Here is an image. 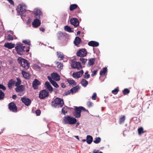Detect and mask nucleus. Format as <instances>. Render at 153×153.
<instances>
[{"instance_id": "obj_30", "label": "nucleus", "mask_w": 153, "mask_h": 153, "mask_svg": "<svg viewBox=\"0 0 153 153\" xmlns=\"http://www.w3.org/2000/svg\"><path fill=\"white\" fill-rule=\"evenodd\" d=\"M57 55L58 58L60 60L63 59L64 57V55L61 52H57Z\"/></svg>"}, {"instance_id": "obj_63", "label": "nucleus", "mask_w": 153, "mask_h": 153, "mask_svg": "<svg viewBox=\"0 0 153 153\" xmlns=\"http://www.w3.org/2000/svg\"><path fill=\"white\" fill-rule=\"evenodd\" d=\"M86 141V140L85 139H83L82 140V141L83 142H85Z\"/></svg>"}, {"instance_id": "obj_21", "label": "nucleus", "mask_w": 153, "mask_h": 153, "mask_svg": "<svg viewBox=\"0 0 153 153\" xmlns=\"http://www.w3.org/2000/svg\"><path fill=\"white\" fill-rule=\"evenodd\" d=\"M70 10L72 11L76 9H77L78 11H80L79 8L78 7V6L76 4H71L70 6Z\"/></svg>"}, {"instance_id": "obj_31", "label": "nucleus", "mask_w": 153, "mask_h": 153, "mask_svg": "<svg viewBox=\"0 0 153 153\" xmlns=\"http://www.w3.org/2000/svg\"><path fill=\"white\" fill-rule=\"evenodd\" d=\"M95 62V59L93 58L90 59L89 60V61L88 63V66H91L94 64Z\"/></svg>"}, {"instance_id": "obj_46", "label": "nucleus", "mask_w": 153, "mask_h": 153, "mask_svg": "<svg viewBox=\"0 0 153 153\" xmlns=\"http://www.w3.org/2000/svg\"><path fill=\"white\" fill-rule=\"evenodd\" d=\"M7 39L9 40H13V37L12 35L9 34L7 36Z\"/></svg>"}, {"instance_id": "obj_2", "label": "nucleus", "mask_w": 153, "mask_h": 153, "mask_svg": "<svg viewBox=\"0 0 153 153\" xmlns=\"http://www.w3.org/2000/svg\"><path fill=\"white\" fill-rule=\"evenodd\" d=\"M64 104V101L62 99L57 97L52 102L51 105L52 107L54 108L57 107H62L63 105Z\"/></svg>"}, {"instance_id": "obj_43", "label": "nucleus", "mask_w": 153, "mask_h": 153, "mask_svg": "<svg viewBox=\"0 0 153 153\" xmlns=\"http://www.w3.org/2000/svg\"><path fill=\"white\" fill-rule=\"evenodd\" d=\"M90 77V75L89 74H88V72H86L85 73V75L83 76V77L85 79H88Z\"/></svg>"}, {"instance_id": "obj_7", "label": "nucleus", "mask_w": 153, "mask_h": 153, "mask_svg": "<svg viewBox=\"0 0 153 153\" xmlns=\"http://www.w3.org/2000/svg\"><path fill=\"white\" fill-rule=\"evenodd\" d=\"M49 96V91L47 89L41 91L39 93V97L40 99H44Z\"/></svg>"}, {"instance_id": "obj_48", "label": "nucleus", "mask_w": 153, "mask_h": 153, "mask_svg": "<svg viewBox=\"0 0 153 153\" xmlns=\"http://www.w3.org/2000/svg\"><path fill=\"white\" fill-rule=\"evenodd\" d=\"M71 93L72 94V92H71V90H68L66 91H65V92L64 94H65V95H67L70 94Z\"/></svg>"}, {"instance_id": "obj_53", "label": "nucleus", "mask_w": 153, "mask_h": 153, "mask_svg": "<svg viewBox=\"0 0 153 153\" xmlns=\"http://www.w3.org/2000/svg\"><path fill=\"white\" fill-rule=\"evenodd\" d=\"M97 70H94L92 74H91V76H93L94 75H96L97 74Z\"/></svg>"}, {"instance_id": "obj_38", "label": "nucleus", "mask_w": 153, "mask_h": 153, "mask_svg": "<svg viewBox=\"0 0 153 153\" xmlns=\"http://www.w3.org/2000/svg\"><path fill=\"white\" fill-rule=\"evenodd\" d=\"M130 91L128 88H125L123 91V94L124 95L129 94L130 93Z\"/></svg>"}, {"instance_id": "obj_1", "label": "nucleus", "mask_w": 153, "mask_h": 153, "mask_svg": "<svg viewBox=\"0 0 153 153\" xmlns=\"http://www.w3.org/2000/svg\"><path fill=\"white\" fill-rule=\"evenodd\" d=\"M25 46H23L21 43H19L16 45L15 47V49L17 52V53L19 54L22 55L23 53L25 52H27L29 51L30 47H28V49L25 50Z\"/></svg>"}, {"instance_id": "obj_35", "label": "nucleus", "mask_w": 153, "mask_h": 153, "mask_svg": "<svg viewBox=\"0 0 153 153\" xmlns=\"http://www.w3.org/2000/svg\"><path fill=\"white\" fill-rule=\"evenodd\" d=\"M16 82H15V86H18L21 84V81L20 79L18 78H16Z\"/></svg>"}, {"instance_id": "obj_26", "label": "nucleus", "mask_w": 153, "mask_h": 153, "mask_svg": "<svg viewBox=\"0 0 153 153\" xmlns=\"http://www.w3.org/2000/svg\"><path fill=\"white\" fill-rule=\"evenodd\" d=\"M93 141V137L90 135H87L86 137V142L88 144H90Z\"/></svg>"}, {"instance_id": "obj_24", "label": "nucleus", "mask_w": 153, "mask_h": 153, "mask_svg": "<svg viewBox=\"0 0 153 153\" xmlns=\"http://www.w3.org/2000/svg\"><path fill=\"white\" fill-rule=\"evenodd\" d=\"M15 88V90L17 92L22 91L25 89V86L24 85H19Z\"/></svg>"}, {"instance_id": "obj_32", "label": "nucleus", "mask_w": 153, "mask_h": 153, "mask_svg": "<svg viewBox=\"0 0 153 153\" xmlns=\"http://www.w3.org/2000/svg\"><path fill=\"white\" fill-rule=\"evenodd\" d=\"M107 68L105 67L103 68V70L101 71L100 72V75L101 76L104 75L107 72Z\"/></svg>"}, {"instance_id": "obj_61", "label": "nucleus", "mask_w": 153, "mask_h": 153, "mask_svg": "<svg viewBox=\"0 0 153 153\" xmlns=\"http://www.w3.org/2000/svg\"><path fill=\"white\" fill-rule=\"evenodd\" d=\"M80 31H78L77 32V35L79 34H80Z\"/></svg>"}, {"instance_id": "obj_59", "label": "nucleus", "mask_w": 153, "mask_h": 153, "mask_svg": "<svg viewBox=\"0 0 153 153\" xmlns=\"http://www.w3.org/2000/svg\"><path fill=\"white\" fill-rule=\"evenodd\" d=\"M16 97H17V96H16V95H13V96L12 97V98L13 99L15 100L16 98Z\"/></svg>"}, {"instance_id": "obj_54", "label": "nucleus", "mask_w": 153, "mask_h": 153, "mask_svg": "<svg viewBox=\"0 0 153 153\" xmlns=\"http://www.w3.org/2000/svg\"><path fill=\"white\" fill-rule=\"evenodd\" d=\"M87 104L88 107H90L92 106V103L91 102L89 101L87 102Z\"/></svg>"}, {"instance_id": "obj_33", "label": "nucleus", "mask_w": 153, "mask_h": 153, "mask_svg": "<svg viewBox=\"0 0 153 153\" xmlns=\"http://www.w3.org/2000/svg\"><path fill=\"white\" fill-rule=\"evenodd\" d=\"M22 74L23 76L26 79H29L30 76H29V74L26 72H22Z\"/></svg>"}, {"instance_id": "obj_58", "label": "nucleus", "mask_w": 153, "mask_h": 153, "mask_svg": "<svg viewBox=\"0 0 153 153\" xmlns=\"http://www.w3.org/2000/svg\"><path fill=\"white\" fill-rule=\"evenodd\" d=\"M61 86L62 88H65L66 87V85L64 83H63L61 84Z\"/></svg>"}, {"instance_id": "obj_45", "label": "nucleus", "mask_w": 153, "mask_h": 153, "mask_svg": "<svg viewBox=\"0 0 153 153\" xmlns=\"http://www.w3.org/2000/svg\"><path fill=\"white\" fill-rule=\"evenodd\" d=\"M80 60L82 62V63L84 64H85V63L86 62L87 60V59H85L82 58H81L80 59Z\"/></svg>"}, {"instance_id": "obj_25", "label": "nucleus", "mask_w": 153, "mask_h": 153, "mask_svg": "<svg viewBox=\"0 0 153 153\" xmlns=\"http://www.w3.org/2000/svg\"><path fill=\"white\" fill-rule=\"evenodd\" d=\"M81 42V39L78 37H76L74 42V44L75 45L77 46Z\"/></svg>"}, {"instance_id": "obj_29", "label": "nucleus", "mask_w": 153, "mask_h": 153, "mask_svg": "<svg viewBox=\"0 0 153 153\" xmlns=\"http://www.w3.org/2000/svg\"><path fill=\"white\" fill-rule=\"evenodd\" d=\"M125 120V116L124 115H122L120 116L119 119V123L121 124L124 123Z\"/></svg>"}, {"instance_id": "obj_12", "label": "nucleus", "mask_w": 153, "mask_h": 153, "mask_svg": "<svg viewBox=\"0 0 153 153\" xmlns=\"http://www.w3.org/2000/svg\"><path fill=\"white\" fill-rule=\"evenodd\" d=\"M71 66L73 68L80 69L82 68L81 63L77 62H73L71 64Z\"/></svg>"}, {"instance_id": "obj_64", "label": "nucleus", "mask_w": 153, "mask_h": 153, "mask_svg": "<svg viewBox=\"0 0 153 153\" xmlns=\"http://www.w3.org/2000/svg\"><path fill=\"white\" fill-rule=\"evenodd\" d=\"M66 108H69V107H67V106H66Z\"/></svg>"}, {"instance_id": "obj_28", "label": "nucleus", "mask_w": 153, "mask_h": 153, "mask_svg": "<svg viewBox=\"0 0 153 153\" xmlns=\"http://www.w3.org/2000/svg\"><path fill=\"white\" fill-rule=\"evenodd\" d=\"M80 83L84 87H86L88 84V81L84 79H82Z\"/></svg>"}, {"instance_id": "obj_36", "label": "nucleus", "mask_w": 153, "mask_h": 153, "mask_svg": "<svg viewBox=\"0 0 153 153\" xmlns=\"http://www.w3.org/2000/svg\"><path fill=\"white\" fill-rule=\"evenodd\" d=\"M5 94L4 92L0 90V100H3L4 98Z\"/></svg>"}, {"instance_id": "obj_15", "label": "nucleus", "mask_w": 153, "mask_h": 153, "mask_svg": "<svg viewBox=\"0 0 153 153\" xmlns=\"http://www.w3.org/2000/svg\"><path fill=\"white\" fill-rule=\"evenodd\" d=\"M51 78L52 80L54 79L57 81L60 79V76L57 73H53L51 74Z\"/></svg>"}, {"instance_id": "obj_52", "label": "nucleus", "mask_w": 153, "mask_h": 153, "mask_svg": "<svg viewBox=\"0 0 153 153\" xmlns=\"http://www.w3.org/2000/svg\"><path fill=\"white\" fill-rule=\"evenodd\" d=\"M96 96H97L96 93H94L92 97V99L93 100H96Z\"/></svg>"}, {"instance_id": "obj_49", "label": "nucleus", "mask_w": 153, "mask_h": 153, "mask_svg": "<svg viewBox=\"0 0 153 153\" xmlns=\"http://www.w3.org/2000/svg\"><path fill=\"white\" fill-rule=\"evenodd\" d=\"M0 88L2 89L3 90H6V87L3 85L0 84Z\"/></svg>"}, {"instance_id": "obj_20", "label": "nucleus", "mask_w": 153, "mask_h": 153, "mask_svg": "<svg viewBox=\"0 0 153 153\" xmlns=\"http://www.w3.org/2000/svg\"><path fill=\"white\" fill-rule=\"evenodd\" d=\"M47 78L48 79L49 81L56 88H57L59 87L57 83L54 80H52V79L51 78V76H47Z\"/></svg>"}, {"instance_id": "obj_51", "label": "nucleus", "mask_w": 153, "mask_h": 153, "mask_svg": "<svg viewBox=\"0 0 153 153\" xmlns=\"http://www.w3.org/2000/svg\"><path fill=\"white\" fill-rule=\"evenodd\" d=\"M92 153H103L102 152L100 151L99 150L95 149L93 151Z\"/></svg>"}, {"instance_id": "obj_23", "label": "nucleus", "mask_w": 153, "mask_h": 153, "mask_svg": "<svg viewBox=\"0 0 153 153\" xmlns=\"http://www.w3.org/2000/svg\"><path fill=\"white\" fill-rule=\"evenodd\" d=\"M15 44L11 43H6L4 44V47L9 49H11L15 47Z\"/></svg>"}, {"instance_id": "obj_11", "label": "nucleus", "mask_w": 153, "mask_h": 153, "mask_svg": "<svg viewBox=\"0 0 153 153\" xmlns=\"http://www.w3.org/2000/svg\"><path fill=\"white\" fill-rule=\"evenodd\" d=\"M71 24L73 25L75 27H77L79 25L78 20L76 18H71L70 20Z\"/></svg>"}, {"instance_id": "obj_13", "label": "nucleus", "mask_w": 153, "mask_h": 153, "mask_svg": "<svg viewBox=\"0 0 153 153\" xmlns=\"http://www.w3.org/2000/svg\"><path fill=\"white\" fill-rule=\"evenodd\" d=\"M41 24V21L39 19H35L32 22V25L33 27L36 28L40 26Z\"/></svg>"}, {"instance_id": "obj_34", "label": "nucleus", "mask_w": 153, "mask_h": 153, "mask_svg": "<svg viewBox=\"0 0 153 153\" xmlns=\"http://www.w3.org/2000/svg\"><path fill=\"white\" fill-rule=\"evenodd\" d=\"M64 29L65 30L69 32H72L73 31L71 30V28L70 27L66 25L65 26Z\"/></svg>"}, {"instance_id": "obj_47", "label": "nucleus", "mask_w": 153, "mask_h": 153, "mask_svg": "<svg viewBox=\"0 0 153 153\" xmlns=\"http://www.w3.org/2000/svg\"><path fill=\"white\" fill-rule=\"evenodd\" d=\"M23 42L29 45H31L30 42L29 41H27V40H25L23 41Z\"/></svg>"}, {"instance_id": "obj_62", "label": "nucleus", "mask_w": 153, "mask_h": 153, "mask_svg": "<svg viewBox=\"0 0 153 153\" xmlns=\"http://www.w3.org/2000/svg\"><path fill=\"white\" fill-rule=\"evenodd\" d=\"M75 137H76V138L78 139V140H79V137L78 136H75Z\"/></svg>"}, {"instance_id": "obj_5", "label": "nucleus", "mask_w": 153, "mask_h": 153, "mask_svg": "<svg viewBox=\"0 0 153 153\" xmlns=\"http://www.w3.org/2000/svg\"><path fill=\"white\" fill-rule=\"evenodd\" d=\"M63 121L65 124L72 125L75 124L77 120L74 117L68 116L64 118Z\"/></svg>"}, {"instance_id": "obj_18", "label": "nucleus", "mask_w": 153, "mask_h": 153, "mask_svg": "<svg viewBox=\"0 0 153 153\" xmlns=\"http://www.w3.org/2000/svg\"><path fill=\"white\" fill-rule=\"evenodd\" d=\"M88 45L89 46L94 47L98 46L99 44L98 42L96 41H91L88 42Z\"/></svg>"}, {"instance_id": "obj_22", "label": "nucleus", "mask_w": 153, "mask_h": 153, "mask_svg": "<svg viewBox=\"0 0 153 153\" xmlns=\"http://www.w3.org/2000/svg\"><path fill=\"white\" fill-rule=\"evenodd\" d=\"M16 82V80L12 79H10L8 82L7 85L8 88L9 89H11L12 88L13 86L14 85Z\"/></svg>"}, {"instance_id": "obj_41", "label": "nucleus", "mask_w": 153, "mask_h": 153, "mask_svg": "<svg viewBox=\"0 0 153 153\" xmlns=\"http://www.w3.org/2000/svg\"><path fill=\"white\" fill-rule=\"evenodd\" d=\"M68 83L71 85H75L76 83L74 80H70L68 81Z\"/></svg>"}, {"instance_id": "obj_8", "label": "nucleus", "mask_w": 153, "mask_h": 153, "mask_svg": "<svg viewBox=\"0 0 153 153\" xmlns=\"http://www.w3.org/2000/svg\"><path fill=\"white\" fill-rule=\"evenodd\" d=\"M8 107L10 110L13 112H16L17 111V107L16 104L13 102L10 103L8 105Z\"/></svg>"}, {"instance_id": "obj_6", "label": "nucleus", "mask_w": 153, "mask_h": 153, "mask_svg": "<svg viewBox=\"0 0 153 153\" xmlns=\"http://www.w3.org/2000/svg\"><path fill=\"white\" fill-rule=\"evenodd\" d=\"M18 60L19 63L23 68L26 69H27L29 68V64L27 60L20 57L18 58Z\"/></svg>"}, {"instance_id": "obj_50", "label": "nucleus", "mask_w": 153, "mask_h": 153, "mask_svg": "<svg viewBox=\"0 0 153 153\" xmlns=\"http://www.w3.org/2000/svg\"><path fill=\"white\" fill-rule=\"evenodd\" d=\"M41 111L39 109H37L36 111V113L37 116H39L41 114Z\"/></svg>"}, {"instance_id": "obj_14", "label": "nucleus", "mask_w": 153, "mask_h": 153, "mask_svg": "<svg viewBox=\"0 0 153 153\" xmlns=\"http://www.w3.org/2000/svg\"><path fill=\"white\" fill-rule=\"evenodd\" d=\"M22 102L26 106H29L31 103V101L30 99L26 97H23L21 99Z\"/></svg>"}, {"instance_id": "obj_56", "label": "nucleus", "mask_w": 153, "mask_h": 153, "mask_svg": "<svg viewBox=\"0 0 153 153\" xmlns=\"http://www.w3.org/2000/svg\"><path fill=\"white\" fill-rule=\"evenodd\" d=\"M9 3L11 5H14V2L13 0H7Z\"/></svg>"}, {"instance_id": "obj_27", "label": "nucleus", "mask_w": 153, "mask_h": 153, "mask_svg": "<svg viewBox=\"0 0 153 153\" xmlns=\"http://www.w3.org/2000/svg\"><path fill=\"white\" fill-rule=\"evenodd\" d=\"M79 89V87L78 85L76 86L73 87L71 89V91L72 94H73L76 93L78 91Z\"/></svg>"}, {"instance_id": "obj_17", "label": "nucleus", "mask_w": 153, "mask_h": 153, "mask_svg": "<svg viewBox=\"0 0 153 153\" xmlns=\"http://www.w3.org/2000/svg\"><path fill=\"white\" fill-rule=\"evenodd\" d=\"M45 87L48 89L50 93H51L53 91V88L52 86L51 85L49 82L48 81L45 82Z\"/></svg>"}, {"instance_id": "obj_40", "label": "nucleus", "mask_w": 153, "mask_h": 153, "mask_svg": "<svg viewBox=\"0 0 153 153\" xmlns=\"http://www.w3.org/2000/svg\"><path fill=\"white\" fill-rule=\"evenodd\" d=\"M57 63L58 64L57 65V68L61 69H62L63 66V64L61 63H59V62H57Z\"/></svg>"}, {"instance_id": "obj_37", "label": "nucleus", "mask_w": 153, "mask_h": 153, "mask_svg": "<svg viewBox=\"0 0 153 153\" xmlns=\"http://www.w3.org/2000/svg\"><path fill=\"white\" fill-rule=\"evenodd\" d=\"M101 141L100 137H99L95 138V140H94V142L96 144L100 143Z\"/></svg>"}, {"instance_id": "obj_3", "label": "nucleus", "mask_w": 153, "mask_h": 153, "mask_svg": "<svg viewBox=\"0 0 153 153\" xmlns=\"http://www.w3.org/2000/svg\"><path fill=\"white\" fill-rule=\"evenodd\" d=\"M74 111L73 112V115L76 118H79L81 117V112L82 111H86L85 108L82 106H74Z\"/></svg>"}, {"instance_id": "obj_60", "label": "nucleus", "mask_w": 153, "mask_h": 153, "mask_svg": "<svg viewBox=\"0 0 153 153\" xmlns=\"http://www.w3.org/2000/svg\"><path fill=\"white\" fill-rule=\"evenodd\" d=\"M79 124V122H78L77 123H76V126H75V127H77L78 126V125Z\"/></svg>"}, {"instance_id": "obj_57", "label": "nucleus", "mask_w": 153, "mask_h": 153, "mask_svg": "<svg viewBox=\"0 0 153 153\" xmlns=\"http://www.w3.org/2000/svg\"><path fill=\"white\" fill-rule=\"evenodd\" d=\"M39 29L41 31H42V32H44L45 30V28L43 27H40L39 28Z\"/></svg>"}, {"instance_id": "obj_39", "label": "nucleus", "mask_w": 153, "mask_h": 153, "mask_svg": "<svg viewBox=\"0 0 153 153\" xmlns=\"http://www.w3.org/2000/svg\"><path fill=\"white\" fill-rule=\"evenodd\" d=\"M138 132L139 134H141L144 133L143 129L142 127L139 128L138 129Z\"/></svg>"}, {"instance_id": "obj_55", "label": "nucleus", "mask_w": 153, "mask_h": 153, "mask_svg": "<svg viewBox=\"0 0 153 153\" xmlns=\"http://www.w3.org/2000/svg\"><path fill=\"white\" fill-rule=\"evenodd\" d=\"M65 108H63L62 109V113H63L64 114H65V113H68L67 111H65Z\"/></svg>"}, {"instance_id": "obj_42", "label": "nucleus", "mask_w": 153, "mask_h": 153, "mask_svg": "<svg viewBox=\"0 0 153 153\" xmlns=\"http://www.w3.org/2000/svg\"><path fill=\"white\" fill-rule=\"evenodd\" d=\"M119 91V90L118 88H116L112 91V94L116 95L118 93Z\"/></svg>"}, {"instance_id": "obj_16", "label": "nucleus", "mask_w": 153, "mask_h": 153, "mask_svg": "<svg viewBox=\"0 0 153 153\" xmlns=\"http://www.w3.org/2000/svg\"><path fill=\"white\" fill-rule=\"evenodd\" d=\"M83 73V71L82 70L77 72H74L73 74V76L76 78H78L82 76Z\"/></svg>"}, {"instance_id": "obj_10", "label": "nucleus", "mask_w": 153, "mask_h": 153, "mask_svg": "<svg viewBox=\"0 0 153 153\" xmlns=\"http://www.w3.org/2000/svg\"><path fill=\"white\" fill-rule=\"evenodd\" d=\"M87 53V51L85 49H80L77 52V56L83 57L86 56Z\"/></svg>"}, {"instance_id": "obj_4", "label": "nucleus", "mask_w": 153, "mask_h": 153, "mask_svg": "<svg viewBox=\"0 0 153 153\" xmlns=\"http://www.w3.org/2000/svg\"><path fill=\"white\" fill-rule=\"evenodd\" d=\"M27 6L24 4H22L18 6L17 11L21 16H25V13L26 12Z\"/></svg>"}, {"instance_id": "obj_44", "label": "nucleus", "mask_w": 153, "mask_h": 153, "mask_svg": "<svg viewBox=\"0 0 153 153\" xmlns=\"http://www.w3.org/2000/svg\"><path fill=\"white\" fill-rule=\"evenodd\" d=\"M57 36L58 38H60L64 36V33L61 32H59L57 33Z\"/></svg>"}, {"instance_id": "obj_19", "label": "nucleus", "mask_w": 153, "mask_h": 153, "mask_svg": "<svg viewBox=\"0 0 153 153\" xmlns=\"http://www.w3.org/2000/svg\"><path fill=\"white\" fill-rule=\"evenodd\" d=\"M40 84V82L37 79H35L33 82L32 86L34 89H37L38 85Z\"/></svg>"}, {"instance_id": "obj_9", "label": "nucleus", "mask_w": 153, "mask_h": 153, "mask_svg": "<svg viewBox=\"0 0 153 153\" xmlns=\"http://www.w3.org/2000/svg\"><path fill=\"white\" fill-rule=\"evenodd\" d=\"M34 13L35 17L37 19H40L43 16L42 11L38 9H36L34 10Z\"/></svg>"}]
</instances>
